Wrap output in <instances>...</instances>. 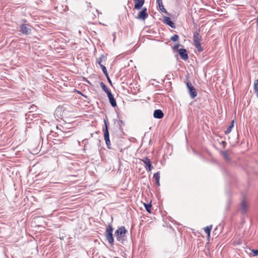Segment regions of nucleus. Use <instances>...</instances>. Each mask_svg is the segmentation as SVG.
<instances>
[{"label": "nucleus", "mask_w": 258, "mask_h": 258, "mask_svg": "<svg viewBox=\"0 0 258 258\" xmlns=\"http://www.w3.org/2000/svg\"><path fill=\"white\" fill-rule=\"evenodd\" d=\"M106 77V78H107V79L108 82H109V83L111 85H112V82H111V80H110V78H109V76L108 75V77Z\"/></svg>", "instance_id": "35"}, {"label": "nucleus", "mask_w": 258, "mask_h": 258, "mask_svg": "<svg viewBox=\"0 0 258 258\" xmlns=\"http://www.w3.org/2000/svg\"><path fill=\"white\" fill-rule=\"evenodd\" d=\"M178 53L183 60H187L188 58V55L186 49L185 48H180L178 50Z\"/></svg>", "instance_id": "9"}, {"label": "nucleus", "mask_w": 258, "mask_h": 258, "mask_svg": "<svg viewBox=\"0 0 258 258\" xmlns=\"http://www.w3.org/2000/svg\"><path fill=\"white\" fill-rule=\"evenodd\" d=\"M148 17L147 13V9L145 7L143 8L142 10L139 12L137 19L144 21Z\"/></svg>", "instance_id": "6"}, {"label": "nucleus", "mask_w": 258, "mask_h": 258, "mask_svg": "<svg viewBox=\"0 0 258 258\" xmlns=\"http://www.w3.org/2000/svg\"><path fill=\"white\" fill-rule=\"evenodd\" d=\"M107 96L111 105L113 107H116L117 106L116 102L111 92L107 94Z\"/></svg>", "instance_id": "13"}, {"label": "nucleus", "mask_w": 258, "mask_h": 258, "mask_svg": "<svg viewBox=\"0 0 258 258\" xmlns=\"http://www.w3.org/2000/svg\"><path fill=\"white\" fill-rule=\"evenodd\" d=\"M29 109L30 110L28 112H33L34 111L36 110L37 106L34 105H30V107L29 108Z\"/></svg>", "instance_id": "29"}, {"label": "nucleus", "mask_w": 258, "mask_h": 258, "mask_svg": "<svg viewBox=\"0 0 258 258\" xmlns=\"http://www.w3.org/2000/svg\"><path fill=\"white\" fill-rule=\"evenodd\" d=\"M114 258H119V257H114Z\"/></svg>", "instance_id": "42"}, {"label": "nucleus", "mask_w": 258, "mask_h": 258, "mask_svg": "<svg viewBox=\"0 0 258 258\" xmlns=\"http://www.w3.org/2000/svg\"><path fill=\"white\" fill-rule=\"evenodd\" d=\"M221 153L226 161H229L230 160V158L228 156L227 151H222Z\"/></svg>", "instance_id": "21"}, {"label": "nucleus", "mask_w": 258, "mask_h": 258, "mask_svg": "<svg viewBox=\"0 0 258 258\" xmlns=\"http://www.w3.org/2000/svg\"><path fill=\"white\" fill-rule=\"evenodd\" d=\"M105 57L104 54H101L100 57L97 59V62L98 64L100 66L101 64V62L103 60V59Z\"/></svg>", "instance_id": "26"}, {"label": "nucleus", "mask_w": 258, "mask_h": 258, "mask_svg": "<svg viewBox=\"0 0 258 258\" xmlns=\"http://www.w3.org/2000/svg\"><path fill=\"white\" fill-rule=\"evenodd\" d=\"M79 93L81 94V95L85 98H88V97L87 96L85 95H84V94H82L79 91Z\"/></svg>", "instance_id": "36"}, {"label": "nucleus", "mask_w": 258, "mask_h": 258, "mask_svg": "<svg viewBox=\"0 0 258 258\" xmlns=\"http://www.w3.org/2000/svg\"><path fill=\"white\" fill-rule=\"evenodd\" d=\"M173 77H174V75L173 74H171V73H170V74H168L167 75H166L165 76V78L167 79V80H171V79H173Z\"/></svg>", "instance_id": "30"}, {"label": "nucleus", "mask_w": 258, "mask_h": 258, "mask_svg": "<svg viewBox=\"0 0 258 258\" xmlns=\"http://www.w3.org/2000/svg\"><path fill=\"white\" fill-rule=\"evenodd\" d=\"M37 117L38 116L37 114H34L32 112H28L26 114V119L27 121H29V120H32L33 118H37Z\"/></svg>", "instance_id": "15"}, {"label": "nucleus", "mask_w": 258, "mask_h": 258, "mask_svg": "<svg viewBox=\"0 0 258 258\" xmlns=\"http://www.w3.org/2000/svg\"><path fill=\"white\" fill-rule=\"evenodd\" d=\"M100 85L102 90L107 94V95L111 92L106 85L103 82H101Z\"/></svg>", "instance_id": "16"}, {"label": "nucleus", "mask_w": 258, "mask_h": 258, "mask_svg": "<svg viewBox=\"0 0 258 258\" xmlns=\"http://www.w3.org/2000/svg\"><path fill=\"white\" fill-rule=\"evenodd\" d=\"M251 252L253 253V256H256L258 255V249H252Z\"/></svg>", "instance_id": "32"}, {"label": "nucleus", "mask_w": 258, "mask_h": 258, "mask_svg": "<svg viewBox=\"0 0 258 258\" xmlns=\"http://www.w3.org/2000/svg\"><path fill=\"white\" fill-rule=\"evenodd\" d=\"M164 23L171 27L172 28H175L176 26L174 23L171 20V18L168 17H163Z\"/></svg>", "instance_id": "11"}, {"label": "nucleus", "mask_w": 258, "mask_h": 258, "mask_svg": "<svg viewBox=\"0 0 258 258\" xmlns=\"http://www.w3.org/2000/svg\"><path fill=\"white\" fill-rule=\"evenodd\" d=\"M39 149V145H38V147H37L36 150H38Z\"/></svg>", "instance_id": "39"}, {"label": "nucleus", "mask_w": 258, "mask_h": 258, "mask_svg": "<svg viewBox=\"0 0 258 258\" xmlns=\"http://www.w3.org/2000/svg\"><path fill=\"white\" fill-rule=\"evenodd\" d=\"M202 37L200 34V30L194 33L193 40L195 44L201 43Z\"/></svg>", "instance_id": "12"}, {"label": "nucleus", "mask_w": 258, "mask_h": 258, "mask_svg": "<svg viewBox=\"0 0 258 258\" xmlns=\"http://www.w3.org/2000/svg\"><path fill=\"white\" fill-rule=\"evenodd\" d=\"M104 132V138L105 141V143L107 148L109 149H111V143L109 139V130H103Z\"/></svg>", "instance_id": "8"}, {"label": "nucleus", "mask_w": 258, "mask_h": 258, "mask_svg": "<svg viewBox=\"0 0 258 258\" xmlns=\"http://www.w3.org/2000/svg\"><path fill=\"white\" fill-rule=\"evenodd\" d=\"M125 122L124 121L122 120H119L117 121V127L121 131H123V128L122 127V125H124Z\"/></svg>", "instance_id": "20"}, {"label": "nucleus", "mask_w": 258, "mask_h": 258, "mask_svg": "<svg viewBox=\"0 0 258 258\" xmlns=\"http://www.w3.org/2000/svg\"><path fill=\"white\" fill-rule=\"evenodd\" d=\"M43 139H42V145H41V147H40V150H42V149L43 148H44V147H43Z\"/></svg>", "instance_id": "38"}, {"label": "nucleus", "mask_w": 258, "mask_h": 258, "mask_svg": "<svg viewBox=\"0 0 258 258\" xmlns=\"http://www.w3.org/2000/svg\"><path fill=\"white\" fill-rule=\"evenodd\" d=\"M23 23L20 25L19 31L24 35H29L32 34L33 27L25 19L22 20Z\"/></svg>", "instance_id": "1"}, {"label": "nucleus", "mask_w": 258, "mask_h": 258, "mask_svg": "<svg viewBox=\"0 0 258 258\" xmlns=\"http://www.w3.org/2000/svg\"><path fill=\"white\" fill-rule=\"evenodd\" d=\"M234 120H233L231 122L230 125L228 126V127L227 128V130L224 131L225 134L228 135L231 132V130L234 126Z\"/></svg>", "instance_id": "18"}, {"label": "nucleus", "mask_w": 258, "mask_h": 258, "mask_svg": "<svg viewBox=\"0 0 258 258\" xmlns=\"http://www.w3.org/2000/svg\"><path fill=\"white\" fill-rule=\"evenodd\" d=\"M127 233V230L125 229V227L121 226L115 231L114 235L118 241L123 243L124 241L126 240V234Z\"/></svg>", "instance_id": "2"}, {"label": "nucleus", "mask_w": 258, "mask_h": 258, "mask_svg": "<svg viewBox=\"0 0 258 258\" xmlns=\"http://www.w3.org/2000/svg\"><path fill=\"white\" fill-rule=\"evenodd\" d=\"M254 92L258 98V79L254 81Z\"/></svg>", "instance_id": "19"}, {"label": "nucleus", "mask_w": 258, "mask_h": 258, "mask_svg": "<svg viewBox=\"0 0 258 258\" xmlns=\"http://www.w3.org/2000/svg\"><path fill=\"white\" fill-rule=\"evenodd\" d=\"M157 3L158 4H160V3H162V0H157Z\"/></svg>", "instance_id": "37"}, {"label": "nucleus", "mask_w": 258, "mask_h": 258, "mask_svg": "<svg viewBox=\"0 0 258 258\" xmlns=\"http://www.w3.org/2000/svg\"><path fill=\"white\" fill-rule=\"evenodd\" d=\"M239 210L242 215L246 214L247 212L248 205L244 199L240 203Z\"/></svg>", "instance_id": "7"}, {"label": "nucleus", "mask_w": 258, "mask_h": 258, "mask_svg": "<svg viewBox=\"0 0 258 258\" xmlns=\"http://www.w3.org/2000/svg\"><path fill=\"white\" fill-rule=\"evenodd\" d=\"M159 9L163 13H167L166 10L164 8L163 3L158 4Z\"/></svg>", "instance_id": "25"}, {"label": "nucleus", "mask_w": 258, "mask_h": 258, "mask_svg": "<svg viewBox=\"0 0 258 258\" xmlns=\"http://www.w3.org/2000/svg\"><path fill=\"white\" fill-rule=\"evenodd\" d=\"M141 160L144 164L145 169L149 172L151 171L153 168V166L152 165L150 159H149L147 157H143Z\"/></svg>", "instance_id": "5"}, {"label": "nucleus", "mask_w": 258, "mask_h": 258, "mask_svg": "<svg viewBox=\"0 0 258 258\" xmlns=\"http://www.w3.org/2000/svg\"><path fill=\"white\" fill-rule=\"evenodd\" d=\"M83 144H84V148L86 147V144L88 143V139H85L82 141Z\"/></svg>", "instance_id": "34"}, {"label": "nucleus", "mask_w": 258, "mask_h": 258, "mask_svg": "<svg viewBox=\"0 0 258 258\" xmlns=\"http://www.w3.org/2000/svg\"><path fill=\"white\" fill-rule=\"evenodd\" d=\"M212 228V225H210V226H208L206 227L205 228H204L205 232L208 235V236H210V235Z\"/></svg>", "instance_id": "22"}, {"label": "nucleus", "mask_w": 258, "mask_h": 258, "mask_svg": "<svg viewBox=\"0 0 258 258\" xmlns=\"http://www.w3.org/2000/svg\"><path fill=\"white\" fill-rule=\"evenodd\" d=\"M135 6L134 9L137 10H141L144 3L145 0H134Z\"/></svg>", "instance_id": "10"}, {"label": "nucleus", "mask_w": 258, "mask_h": 258, "mask_svg": "<svg viewBox=\"0 0 258 258\" xmlns=\"http://www.w3.org/2000/svg\"><path fill=\"white\" fill-rule=\"evenodd\" d=\"M113 228L111 225L108 224L105 232V236L109 243L113 244L114 238L113 236Z\"/></svg>", "instance_id": "3"}, {"label": "nucleus", "mask_w": 258, "mask_h": 258, "mask_svg": "<svg viewBox=\"0 0 258 258\" xmlns=\"http://www.w3.org/2000/svg\"><path fill=\"white\" fill-rule=\"evenodd\" d=\"M144 207L146 210V211L149 213H151V207L152 205L151 204H145L144 203Z\"/></svg>", "instance_id": "23"}, {"label": "nucleus", "mask_w": 258, "mask_h": 258, "mask_svg": "<svg viewBox=\"0 0 258 258\" xmlns=\"http://www.w3.org/2000/svg\"><path fill=\"white\" fill-rule=\"evenodd\" d=\"M195 45L199 51H200V52L203 51V49L202 47L201 46V43L195 44Z\"/></svg>", "instance_id": "28"}, {"label": "nucleus", "mask_w": 258, "mask_h": 258, "mask_svg": "<svg viewBox=\"0 0 258 258\" xmlns=\"http://www.w3.org/2000/svg\"><path fill=\"white\" fill-rule=\"evenodd\" d=\"M47 124H49V122H45Z\"/></svg>", "instance_id": "41"}, {"label": "nucleus", "mask_w": 258, "mask_h": 258, "mask_svg": "<svg viewBox=\"0 0 258 258\" xmlns=\"http://www.w3.org/2000/svg\"><path fill=\"white\" fill-rule=\"evenodd\" d=\"M179 46H180V44L179 43H177L175 44V45L173 47V49L178 51V50L179 49L178 47H179Z\"/></svg>", "instance_id": "33"}, {"label": "nucleus", "mask_w": 258, "mask_h": 258, "mask_svg": "<svg viewBox=\"0 0 258 258\" xmlns=\"http://www.w3.org/2000/svg\"><path fill=\"white\" fill-rule=\"evenodd\" d=\"M178 39L179 36L177 34H174L171 37L170 40L173 42H176L178 40Z\"/></svg>", "instance_id": "27"}, {"label": "nucleus", "mask_w": 258, "mask_h": 258, "mask_svg": "<svg viewBox=\"0 0 258 258\" xmlns=\"http://www.w3.org/2000/svg\"><path fill=\"white\" fill-rule=\"evenodd\" d=\"M100 67L102 69V71H103L104 74L105 75V77H108V74L107 73L106 68L102 64H100Z\"/></svg>", "instance_id": "24"}, {"label": "nucleus", "mask_w": 258, "mask_h": 258, "mask_svg": "<svg viewBox=\"0 0 258 258\" xmlns=\"http://www.w3.org/2000/svg\"><path fill=\"white\" fill-rule=\"evenodd\" d=\"M217 229V227H216V228H215V229H214V231H216Z\"/></svg>", "instance_id": "40"}, {"label": "nucleus", "mask_w": 258, "mask_h": 258, "mask_svg": "<svg viewBox=\"0 0 258 258\" xmlns=\"http://www.w3.org/2000/svg\"><path fill=\"white\" fill-rule=\"evenodd\" d=\"M164 116L163 111L160 109H156L153 113V116L157 119H161Z\"/></svg>", "instance_id": "14"}, {"label": "nucleus", "mask_w": 258, "mask_h": 258, "mask_svg": "<svg viewBox=\"0 0 258 258\" xmlns=\"http://www.w3.org/2000/svg\"><path fill=\"white\" fill-rule=\"evenodd\" d=\"M104 125H105V128L103 129V130H109V127H108V121L106 119H104Z\"/></svg>", "instance_id": "31"}, {"label": "nucleus", "mask_w": 258, "mask_h": 258, "mask_svg": "<svg viewBox=\"0 0 258 258\" xmlns=\"http://www.w3.org/2000/svg\"><path fill=\"white\" fill-rule=\"evenodd\" d=\"M187 89L188 92L189 94L190 97L191 99L195 98L197 96V92L194 86L192 85L190 82L188 81L187 79L184 81Z\"/></svg>", "instance_id": "4"}, {"label": "nucleus", "mask_w": 258, "mask_h": 258, "mask_svg": "<svg viewBox=\"0 0 258 258\" xmlns=\"http://www.w3.org/2000/svg\"><path fill=\"white\" fill-rule=\"evenodd\" d=\"M160 171H158L157 172L154 174L153 177L155 179L156 184L158 186H160Z\"/></svg>", "instance_id": "17"}]
</instances>
